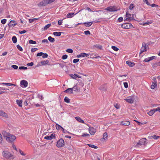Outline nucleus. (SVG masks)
I'll return each mask as SVG.
<instances>
[{
	"label": "nucleus",
	"mask_w": 160,
	"mask_h": 160,
	"mask_svg": "<svg viewBox=\"0 0 160 160\" xmlns=\"http://www.w3.org/2000/svg\"><path fill=\"white\" fill-rule=\"evenodd\" d=\"M2 134L4 138L6 139L8 142H12L16 140V136L12 134H11L8 132L3 131L2 132Z\"/></svg>",
	"instance_id": "obj_1"
},
{
	"label": "nucleus",
	"mask_w": 160,
	"mask_h": 160,
	"mask_svg": "<svg viewBox=\"0 0 160 160\" xmlns=\"http://www.w3.org/2000/svg\"><path fill=\"white\" fill-rule=\"evenodd\" d=\"M2 154L3 157L6 158V159H11L14 158L11 152L8 151H4L2 152Z\"/></svg>",
	"instance_id": "obj_2"
},
{
	"label": "nucleus",
	"mask_w": 160,
	"mask_h": 160,
	"mask_svg": "<svg viewBox=\"0 0 160 160\" xmlns=\"http://www.w3.org/2000/svg\"><path fill=\"white\" fill-rule=\"evenodd\" d=\"M121 27L122 28L128 29L133 28V25L131 23H125L122 24Z\"/></svg>",
	"instance_id": "obj_3"
},
{
	"label": "nucleus",
	"mask_w": 160,
	"mask_h": 160,
	"mask_svg": "<svg viewBox=\"0 0 160 160\" xmlns=\"http://www.w3.org/2000/svg\"><path fill=\"white\" fill-rule=\"evenodd\" d=\"M65 145L64 141L63 139L61 138L57 141L56 146L58 148H61L64 146Z\"/></svg>",
	"instance_id": "obj_4"
},
{
	"label": "nucleus",
	"mask_w": 160,
	"mask_h": 160,
	"mask_svg": "<svg viewBox=\"0 0 160 160\" xmlns=\"http://www.w3.org/2000/svg\"><path fill=\"white\" fill-rule=\"evenodd\" d=\"M127 102L130 103H133L135 97L134 96H130L127 97V98L124 99Z\"/></svg>",
	"instance_id": "obj_5"
},
{
	"label": "nucleus",
	"mask_w": 160,
	"mask_h": 160,
	"mask_svg": "<svg viewBox=\"0 0 160 160\" xmlns=\"http://www.w3.org/2000/svg\"><path fill=\"white\" fill-rule=\"evenodd\" d=\"M105 10H108L109 12H112L117 11L118 8L115 6H110L108 7L105 8Z\"/></svg>",
	"instance_id": "obj_6"
},
{
	"label": "nucleus",
	"mask_w": 160,
	"mask_h": 160,
	"mask_svg": "<svg viewBox=\"0 0 160 160\" xmlns=\"http://www.w3.org/2000/svg\"><path fill=\"white\" fill-rule=\"evenodd\" d=\"M146 138H143L140 139L137 143L136 146L139 147V145H144L146 144Z\"/></svg>",
	"instance_id": "obj_7"
},
{
	"label": "nucleus",
	"mask_w": 160,
	"mask_h": 160,
	"mask_svg": "<svg viewBox=\"0 0 160 160\" xmlns=\"http://www.w3.org/2000/svg\"><path fill=\"white\" fill-rule=\"evenodd\" d=\"M88 130L90 134L91 135H94L97 131L95 128L92 127H89Z\"/></svg>",
	"instance_id": "obj_8"
},
{
	"label": "nucleus",
	"mask_w": 160,
	"mask_h": 160,
	"mask_svg": "<svg viewBox=\"0 0 160 160\" xmlns=\"http://www.w3.org/2000/svg\"><path fill=\"white\" fill-rule=\"evenodd\" d=\"M147 50L146 44L144 42L142 43V47L141 48V50L139 52V54H141L143 52H146Z\"/></svg>",
	"instance_id": "obj_9"
},
{
	"label": "nucleus",
	"mask_w": 160,
	"mask_h": 160,
	"mask_svg": "<svg viewBox=\"0 0 160 160\" xmlns=\"http://www.w3.org/2000/svg\"><path fill=\"white\" fill-rule=\"evenodd\" d=\"M56 137L55 134L54 133L51 134L50 136H46V137H44V138L48 140H51L53 138H55Z\"/></svg>",
	"instance_id": "obj_10"
},
{
	"label": "nucleus",
	"mask_w": 160,
	"mask_h": 160,
	"mask_svg": "<svg viewBox=\"0 0 160 160\" xmlns=\"http://www.w3.org/2000/svg\"><path fill=\"white\" fill-rule=\"evenodd\" d=\"M21 85L22 86V87L23 86L24 87H27L28 86V82L27 81L24 80H23L21 81L20 82Z\"/></svg>",
	"instance_id": "obj_11"
},
{
	"label": "nucleus",
	"mask_w": 160,
	"mask_h": 160,
	"mask_svg": "<svg viewBox=\"0 0 160 160\" xmlns=\"http://www.w3.org/2000/svg\"><path fill=\"white\" fill-rule=\"evenodd\" d=\"M73 90L76 92H79L81 90V88L78 86V83L76 85L74 86L72 88Z\"/></svg>",
	"instance_id": "obj_12"
},
{
	"label": "nucleus",
	"mask_w": 160,
	"mask_h": 160,
	"mask_svg": "<svg viewBox=\"0 0 160 160\" xmlns=\"http://www.w3.org/2000/svg\"><path fill=\"white\" fill-rule=\"evenodd\" d=\"M131 15V14L128 13V12H127L126 16L127 18L124 19V21H128V20H132Z\"/></svg>",
	"instance_id": "obj_13"
},
{
	"label": "nucleus",
	"mask_w": 160,
	"mask_h": 160,
	"mask_svg": "<svg viewBox=\"0 0 160 160\" xmlns=\"http://www.w3.org/2000/svg\"><path fill=\"white\" fill-rule=\"evenodd\" d=\"M120 124L122 125L128 126L130 124V122L128 121H126V120H123L120 122Z\"/></svg>",
	"instance_id": "obj_14"
},
{
	"label": "nucleus",
	"mask_w": 160,
	"mask_h": 160,
	"mask_svg": "<svg viewBox=\"0 0 160 160\" xmlns=\"http://www.w3.org/2000/svg\"><path fill=\"white\" fill-rule=\"evenodd\" d=\"M47 4V0H44L40 2L38 4V6H45Z\"/></svg>",
	"instance_id": "obj_15"
},
{
	"label": "nucleus",
	"mask_w": 160,
	"mask_h": 160,
	"mask_svg": "<svg viewBox=\"0 0 160 160\" xmlns=\"http://www.w3.org/2000/svg\"><path fill=\"white\" fill-rule=\"evenodd\" d=\"M0 116L5 118H8V115L2 111L0 110Z\"/></svg>",
	"instance_id": "obj_16"
},
{
	"label": "nucleus",
	"mask_w": 160,
	"mask_h": 160,
	"mask_svg": "<svg viewBox=\"0 0 160 160\" xmlns=\"http://www.w3.org/2000/svg\"><path fill=\"white\" fill-rule=\"evenodd\" d=\"M155 58V56H152L151 57L147 58L145 59L144 60V61L146 62H149L151 61V60L154 59Z\"/></svg>",
	"instance_id": "obj_17"
},
{
	"label": "nucleus",
	"mask_w": 160,
	"mask_h": 160,
	"mask_svg": "<svg viewBox=\"0 0 160 160\" xmlns=\"http://www.w3.org/2000/svg\"><path fill=\"white\" fill-rule=\"evenodd\" d=\"M89 55V54H88L85 53H81L80 54L78 55H77V57L78 58H80V57H87V56Z\"/></svg>",
	"instance_id": "obj_18"
},
{
	"label": "nucleus",
	"mask_w": 160,
	"mask_h": 160,
	"mask_svg": "<svg viewBox=\"0 0 160 160\" xmlns=\"http://www.w3.org/2000/svg\"><path fill=\"white\" fill-rule=\"evenodd\" d=\"M17 23L14 21H11L9 23V25L11 27H14L15 25H17Z\"/></svg>",
	"instance_id": "obj_19"
},
{
	"label": "nucleus",
	"mask_w": 160,
	"mask_h": 160,
	"mask_svg": "<svg viewBox=\"0 0 160 160\" xmlns=\"http://www.w3.org/2000/svg\"><path fill=\"white\" fill-rule=\"evenodd\" d=\"M73 88H69L68 89H66L64 91L65 93H73Z\"/></svg>",
	"instance_id": "obj_20"
},
{
	"label": "nucleus",
	"mask_w": 160,
	"mask_h": 160,
	"mask_svg": "<svg viewBox=\"0 0 160 160\" xmlns=\"http://www.w3.org/2000/svg\"><path fill=\"white\" fill-rule=\"evenodd\" d=\"M155 112V109L154 108L150 110L149 112H147V114L150 116H152Z\"/></svg>",
	"instance_id": "obj_21"
},
{
	"label": "nucleus",
	"mask_w": 160,
	"mask_h": 160,
	"mask_svg": "<svg viewBox=\"0 0 160 160\" xmlns=\"http://www.w3.org/2000/svg\"><path fill=\"white\" fill-rule=\"evenodd\" d=\"M126 63L127 64H128L129 66L131 67H132L134 66L135 65V63L133 62H132L131 61H127Z\"/></svg>",
	"instance_id": "obj_22"
},
{
	"label": "nucleus",
	"mask_w": 160,
	"mask_h": 160,
	"mask_svg": "<svg viewBox=\"0 0 160 160\" xmlns=\"http://www.w3.org/2000/svg\"><path fill=\"white\" fill-rule=\"evenodd\" d=\"M0 85H5L7 86H16V85L14 84H12L11 83H9V82H1L0 83Z\"/></svg>",
	"instance_id": "obj_23"
},
{
	"label": "nucleus",
	"mask_w": 160,
	"mask_h": 160,
	"mask_svg": "<svg viewBox=\"0 0 160 160\" xmlns=\"http://www.w3.org/2000/svg\"><path fill=\"white\" fill-rule=\"evenodd\" d=\"M75 119L78 121L82 122V123H84L85 122L84 120L82 119L81 118L79 117H76Z\"/></svg>",
	"instance_id": "obj_24"
},
{
	"label": "nucleus",
	"mask_w": 160,
	"mask_h": 160,
	"mask_svg": "<svg viewBox=\"0 0 160 160\" xmlns=\"http://www.w3.org/2000/svg\"><path fill=\"white\" fill-rule=\"evenodd\" d=\"M157 82H153L151 86V88L152 89H154L155 88L157 87Z\"/></svg>",
	"instance_id": "obj_25"
},
{
	"label": "nucleus",
	"mask_w": 160,
	"mask_h": 160,
	"mask_svg": "<svg viewBox=\"0 0 160 160\" xmlns=\"http://www.w3.org/2000/svg\"><path fill=\"white\" fill-rule=\"evenodd\" d=\"M51 25V23L48 24L47 25H46L45 26H44V27H43L42 28V30H46V29H48V28H49V27H50Z\"/></svg>",
	"instance_id": "obj_26"
},
{
	"label": "nucleus",
	"mask_w": 160,
	"mask_h": 160,
	"mask_svg": "<svg viewBox=\"0 0 160 160\" xmlns=\"http://www.w3.org/2000/svg\"><path fill=\"white\" fill-rule=\"evenodd\" d=\"M83 24L86 27H89L92 25V22H84Z\"/></svg>",
	"instance_id": "obj_27"
},
{
	"label": "nucleus",
	"mask_w": 160,
	"mask_h": 160,
	"mask_svg": "<svg viewBox=\"0 0 160 160\" xmlns=\"http://www.w3.org/2000/svg\"><path fill=\"white\" fill-rule=\"evenodd\" d=\"M17 104L18 105L19 107H22V100H19L17 99L16 100Z\"/></svg>",
	"instance_id": "obj_28"
},
{
	"label": "nucleus",
	"mask_w": 160,
	"mask_h": 160,
	"mask_svg": "<svg viewBox=\"0 0 160 160\" xmlns=\"http://www.w3.org/2000/svg\"><path fill=\"white\" fill-rule=\"evenodd\" d=\"M160 137L158 136L154 135L153 136H151L150 137H149V138L150 139H152L153 138L155 139H158L159 138H160Z\"/></svg>",
	"instance_id": "obj_29"
},
{
	"label": "nucleus",
	"mask_w": 160,
	"mask_h": 160,
	"mask_svg": "<svg viewBox=\"0 0 160 160\" xmlns=\"http://www.w3.org/2000/svg\"><path fill=\"white\" fill-rule=\"evenodd\" d=\"M62 32H54L53 33V34L56 36H60Z\"/></svg>",
	"instance_id": "obj_30"
},
{
	"label": "nucleus",
	"mask_w": 160,
	"mask_h": 160,
	"mask_svg": "<svg viewBox=\"0 0 160 160\" xmlns=\"http://www.w3.org/2000/svg\"><path fill=\"white\" fill-rule=\"evenodd\" d=\"M153 21L152 20H151L150 21H148L145 23H143L142 24V25H149V24L152 23Z\"/></svg>",
	"instance_id": "obj_31"
},
{
	"label": "nucleus",
	"mask_w": 160,
	"mask_h": 160,
	"mask_svg": "<svg viewBox=\"0 0 160 160\" xmlns=\"http://www.w3.org/2000/svg\"><path fill=\"white\" fill-rule=\"evenodd\" d=\"M74 14V13H70L67 14L66 17L67 18H71L72 17Z\"/></svg>",
	"instance_id": "obj_32"
},
{
	"label": "nucleus",
	"mask_w": 160,
	"mask_h": 160,
	"mask_svg": "<svg viewBox=\"0 0 160 160\" xmlns=\"http://www.w3.org/2000/svg\"><path fill=\"white\" fill-rule=\"evenodd\" d=\"M48 39L50 42H54L55 41V39L53 38H52L51 36H49L48 38Z\"/></svg>",
	"instance_id": "obj_33"
},
{
	"label": "nucleus",
	"mask_w": 160,
	"mask_h": 160,
	"mask_svg": "<svg viewBox=\"0 0 160 160\" xmlns=\"http://www.w3.org/2000/svg\"><path fill=\"white\" fill-rule=\"evenodd\" d=\"M12 42L14 43H15L17 41V38H16V37L15 36L12 37Z\"/></svg>",
	"instance_id": "obj_34"
},
{
	"label": "nucleus",
	"mask_w": 160,
	"mask_h": 160,
	"mask_svg": "<svg viewBox=\"0 0 160 160\" xmlns=\"http://www.w3.org/2000/svg\"><path fill=\"white\" fill-rule=\"evenodd\" d=\"M48 62L49 61L48 60L43 61H41V63L42 65H46L48 63Z\"/></svg>",
	"instance_id": "obj_35"
},
{
	"label": "nucleus",
	"mask_w": 160,
	"mask_h": 160,
	"mask_svg": "<svg viewBox=\"0 0 160 160\" xmlns=\"http://www.w3.org/2000/svg\"><path fill=\"white\" fill-rule=\"evenodd\" d=\"M88 145L89 147H91L92 148L97 149L98 148V147L93 144H88Z\"/></svg>",
	"instance_id": "obj_36"
},
{
	"label": "nucleus",
	"mask_w": 160,
	"mask_h": 160,
	"mask_svg": "<svg viewBox=\"0 0 160 160\" xmlns=\"http://www.w3.org/2000/svg\"><path fill=\"white\" fill-rule=\"evenodd\" d=\"M94 47L97 48H98L100 50L102 49V48L101 45H99V44H97L94 46Z\"/></svg>",
	"instance_id": "obj_37"
},
{
	"label": "nucleus",
	"mask_w": 160,
	"mask_h": 160,
	"mask_svg": "<svg viewBox=\"0 0 160 160\" xmlns=\"http://www.w3.org/2000/svg\"><path fill=\"white\" fill-rule=\"evenodd\" d=\"M108 137V133L107 132H105L103 134V139H107Z\"/></svg>",
	"instance_id": "obj_38"
},
{
	"label": "nucleus",
	"mask_w": 160,
	"mask_h": 160,
	"mask_svg": "<svg viewBox=\"0 0 160 160\" xmlns=\"http://www.w3.org/2000/svg\"><path fill=\"white\" fill-rule=\"evenodd\" d=\"M55 126H56V129H57V130L60 129V128H62V126L59 125V124H56Z\"/></svg>",
	"instance_id": "obj_39"
},
{
	"label": "nucleus",
	"mask_w": 160,
	"mask_h": 160,
	"mask_svg": "<svg viewBox=\"0 0 160 160\" xmlns=\"http://www.w3.org/2000/svg\"><path fill=\"white\" fill-rule=\"evenodd\" d=\"M64 101L66 102L69 103L70 102V99L68 98V97H66L64 98Z\"/></svg>",
	"instance_id": "obj_40"
},
{
	"label": "nucleus",
	"mask_w": 160,
	"mask_h": 160,
	"mask_svg": "<svg viewBox=\"0 0 160 160\" xmlns=\"http://www.w3.org/2000/svg\"><path fill=\"white\" fill-rule=\"evenodd\" d=\"M78 86H79L81 88L84 85V84L83 83V82H80L78 83Z\"/></svg>",
	"instance_id": "obj_41"
},
{
	"label": "nucleus",
	"mask_w": 160,
	"mask_h": 160,
	"mask_svg": "<svg viewBox=\"0 0 160 160\" xmlns=\"http://www.w3.org/2000/svg\"><path fill=\"white\" fill-rule=\"evenodd\" d=\"M69 75L72 78L74 79H76V74H70Z\"/></svg>",
	"instance_id": "obj_42"
},
{
	"label": "nucleus",
	"mask_w": 160,
	"mask_h": 160,
	"mask_svg": "<svg viewBox=\"0 0 160 160\" xmlns=\"http://www.w3.org/2000/svg\"><path fill=\"white\" fill-rule=\"evenodd\" d=\"M17 47L18 48V49L20 51H22L23 49L22 47L19 45V44H18L17 46Z\"/></svg>",
	"instance_id": "obj_43"
},
{
	"label": "nucleus",
	"mask_w": 160,
	"mask_h": 160,
	"mask_svg": "<svg viewBox=\"0 0 160 160\" xmlns=\"http://www.w3.org/2000/svg\"><path fill=\"white\" fill-rule=\"evenodd\" d=\"M29 42L30 44H36V42L35 41L32 40H30L29 41Z\"/></svg>",
	"instance_id": "obj_44"
},
{
	"label": "nucleus",
	"mask_w": 160,
	"mask_h": 160,
	"mask_svg": "<svg viewBox=\"0 0 160 160\" xmlns=\"http://www.w3.org/2000/svg\"><path fill=\"white\" fill-rule=\"evenodd\" d=\"M112 49L114 50L115 51H118L119 50L118 48L116 47V46H112Z\"/></svg>",
	"instance_id": "obj_45"
},
{
	"label": "nucleus",
	"mask_w": 160,
	"mask_h": 160,
	"mask_svg": "<svg viewBox=\"0 0 160 160\" xmlns=\"http://www.w3.org/2000/svg\"><path fill=\"white\" fill-rule=\"evenodd\" d=\"M66 51L69 53H73V50L71 49H68L66 50Z\"/></svg>",
	"instance_id": "obj_46"
},
{
	"label": "nucleus",
	"mask_w": 160,
	"mask_h": 160,
	"mask_svg": "<svg viewBox=\"0 0 160 160\" xmlns=\"http://www.w3.org/2000/svg\"><path fill=\"white\" fill-rule=\"evenodd\" d=\"M90 136L89 134L87 133H84L82 134V137H89Z\"/></svg>",
	"instance_id": "obj_47"
},
{
	"label": "nucleus",
	"mask_w": 160,
	"mask_h": 160,
	"mask_svg": "<svg viewBox=\"0 0 160 160\" xmlns=\"http://www.w3.org/2000/svg\"><path fill=\"white\" fill-rule=\"evenodd\" d=\"M3 142V138L1 133H0V143L2 144Z\"/></svg>",
	"instance_id": "obj_48"
},
{
	"label": "nucleus",
	"mask_w": 160,
	"mask_h": 160,
	"mask_svg": "<svg viewBox=\"0 0 160 160\" xmlns=\"http://www.w3.org/2000/svg\"><path fill=\"white\" fill-rule=\"evenodd\" d=\"M134 8V5L133 4H130V6L129 7V8L130 10H132Z\"/></svg>",
	"instance_id": "obj_49"
},
{
	"label": "nucleus",
	"mask_w": 160,
	"mask_h": 160,
	"mask_svg": "<svg viewBox=\"0 0 160 160\" xmlns=\"http://www.w3.org/2000/svg\"><path fill=\"white\" fill-rule=\"evenodd\" d=\"M79 61V59H75L73 60V63H76Z\"/></svg>",
	"instance_id": "obj_50"
},
{
	"label": "nucleus",
	"mask_w": 160,
	"mask_h": 160,
	"mask_svg": "<svg viewBox=\"0 0 160 160\" xmlns=\"http://www.w3.org/2000/svg\"><path fill=\"white\" fill-rule=\"evenodd\" d=\"M123 85L124 87L126 88H128V82H123Z\"/></svg>",
	"instance_id": "obj_51"
},
{
	"label": "nucleus",
	"mask_w": 160,
	"mask_h": 160,
	"mask_svg": "<svg viewBox=\"0 0 160 160\" xmlns=\"http://www.w3.org/2000/svg\"><path fill=\"white\" fill-rule=\"evenodd\" d=\"M19 69H27V67L24 66H21L19 67Z\"/></svg>",
	"instance_id": "obj_52"
},
{
	"label": "nucleus",
	"mask_w": 160,
	"mask_h": 160,
	"mask_svg": "<svg viewBox=\"0 0 160 160\" xmlns=\"http://www.w3.org/2000/svg\"><path fill=\"white\" fill-rule=\"evenodd\" d=\"M38 48H32L31 49V51L32 52H35L38 50Z\"/></svg>",
	"instance_id": "obj_53"
},
{
	"label": "nucleus",
	"mask_w": 160,
	"mask_h": 160,
	"mask_svg": "<svg viewBox=\"0 0 160 160\" xmlns=\"http://www.w3.org/2000/svg\"><path fill=\"white\" fill-rule=\"evenodd\" d=\"M114 106L117 109H119L120 107V105L117 104L114 105Z\"/></svg>",
	"instance_id": "obj_54"
},
{
	"label": "nucleus",
	"mask_w": 160,
	"mask_h": 160,
	"mask_svg": "<svg viewBox=\"0 0 160 160\" xmlns=\"http://www.w3.org/2000/svg\"><path fill=\"white\" fill-rule=\"evenodd\" d=\"M84 33L86 35H90V31L87 30L85 31L84 32Z\"/></svg>",
	"instance_id": "obj_55"
},
{
	"label": "nucleus",
	"mask_w": 160,
	"mask_h": 160,
	"mask_svg": "<svg viewBox=\"0 0 160 160\" xmlns=\"http://www.w3.org/2000/svg\"><path fill=\"white\" fill-rule=\"evenodd\" d=\"M55 0H47V4H50L52 2H54Z\"/></svg>",
	"instance_id": "obj_56"
},
{
	"label": "nucleus",
	"mask_w": 160,
	"mask_h": 160,
	"mask_svg": "<svg viewBox=\"0 0 160 160\" xmlns=\"http://www.w3.org/2000/svg\"><path fill=\"white\" fill-rule=\"evenodd\" d=\"M12 67V68L14 69H17L18 68V66L17 65H13L11 66Z\"/></svg>",
	"instance_id": "obj_57"
},
{
	"label": "nucleus",
	"mask_w": 160,
	"mask_h": 160,
	"mask_svg": "<svg viewBox=\"0 0 160 160\" xmlns=\"http://www.w3.org/2000/svg\"><path fill=\"white\" fill-rule=\"evenodd\" d=\"M68 57V56L67 55H63L62 56V59H66Z\"/></svg>",
	"instance_id": "obj_58"
},
{
	"label": "nucleus",
	"mask_w": 160,
	"mask_h": 160,
	"mask_svg": "<svg viewBox=\"0 0 160 160\" xmlns=\"http://www.w3.org/2000/svg\"><path fill=\"white\" fill-rule=\"evenodd\" d=\"M7 22V20L6 19H3L1 20V22L2 24H5Z\"/></svg>",
	"instance_id": "obj_59"
},
{
	"label": "nucleus",
	"mask_w": 160,
	"mask_h": 160,
	"mask_svg": "<svg viewBox=\"0 0 160 160\" xmlns=\"http://www.w3.org/2000/svg\"><path fill=\"white\" fill-rule=\"evenodd\" d=\"M123 18L122 17H120L118 18V20L119 22H121L123 21Z\"/></svg>",
	"instance_id": "obj_60"
},
{
	"label": "nucleus",
	"mask_w": 160,
	"mask_h": 160,
	"mask_svg": "<svg viewBox=\"0 0 160 160\" xmlns=\"http://www.w3.org/2000/svg\"><path fill=\"white\" fill-rule=\"evenodd\" d=\"M48 54H47V53H43V54L42 55V57L43 58H46L48 57Z\"/></svg>",
	"instance_id": "obj_61"
},
{
	"label": "nucleus",
	"mask_w": 160,
	"mask_h": 160,
	"mask_svg": "<svg viewBox=\"0 0 160 160\" xmlns=\"http://www.w3.org/2000/svg\"><path fill=\"white\" fill-rule=\"evenodd\" d=\"M43 53L42 52H40L38 53L37 54V56H42L43 55Z\"/></svg>",
	"instance_id": "obj_62"
},
{
	"label": "nucleus",
	"mask_w": 160,
	"mask_h": 160,
	"mask_svg": "<svg viewBox=\"0 0 160 160\" xmlns=\"http://www.w3.org/2000/svg\"><path fill=\"white\" fill-rule=\"evenodd\" d=\"M19 152L22 156H25V154L24 153L23 151L22 150H19Z\"/></svg>",
	"instance_id": "obj_63"
},
{
	"label": "nucleus",
	"mask_w": 160,
	"mask_h": 160,
	"mask_svg": "<svg viewBox=\"0 0 160 160\" xmlns=\"http://www.w3.org/2000/svg\"><path fill=\"white\" fill-rule=\"evenodd\" d=\"M155 112L158 111L160 112V107H158L157 108H155Z\"/></svg>",
	"instance_id": "obj_64"
}]
</instances>
